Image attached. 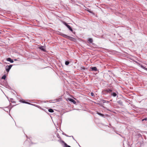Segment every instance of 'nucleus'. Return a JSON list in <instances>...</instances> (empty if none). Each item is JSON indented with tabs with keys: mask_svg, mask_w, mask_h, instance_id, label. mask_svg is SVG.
Segmentation results:
<instances>
[{
	"mask_svg": "<svg viewBox=\"0 0 147 147\" xmlns=\"http://www.w3.org/2000/svg\"><path fill=\"white\" fill-rule=\"evenodd\" d=\"M39 48L41 49V50L44 51H46V50L45 49V48L43 46H40L39 47Z\"/></svg>",
	"mask_w": 147,
	"mask_h": 147,
	"instance_id": "nucleus-7",
	"label": "nucleus"
},
{
	"mask_svg": "<svg viewBox=\"0 0 147 147\" xmlns=\"http://www.w3.org/2000/svg\"><path fill=\"white\" fill-rule=\"evenodd\" d=\"M91 69L92 71H98L97 69L95 67H91Z\"/></svg>",
	"mask_w": 147,
	"mask_h": 147,
	"instance_id": "nucleus-8",
	"label": "nucleus"
},
{
	"mask_svg": "<svg viewBox=\"0 0 147 147\" xmlns=\"http://www.w3.org/2000/svg\"><path fill=\"white\" fill-rule=\"evenodd\" d=\"M64 147H71L70 146L67 145L66 143H65Z\"/></svg>",
	"mask_w": 147,
	"mask_h": 147,
	"instance_id": "nucleus-18",
	"label": "nucleus"
},
{
	"mask_svg": "<svg viewBox=\"0 0 147 147\" xmlns=\"http://www.w3.org/2000/svg\"><path fill=\"white\" fill-rule=\"evenodd\" d=\"M62 142L64 144V146H65V144L66 143L63 141H62Z\"/></svg>",
	"mask_w": 147,
	"mask_h": 147,
	"instance_id": "nucleus-23",
	"label": "nucleus"
},
{
	"mask_svg": "<svg viewBox=\"0 0 147 147\" xmlns=\"http://www.w3.org/2000/svg\"><path fill=\"white\" fill-rule=\"evenodd\" d=\"M7 60L8 61H9L11 63H13V60L10 58H7Z\"/></svg>",
	"mask_w": 147,
	"mask_h": 147,
	"instance_id": "nucleus-9",
	"label": "nucleus"
},
{
	"mask_svg": "<svg viewBox=\"0 0 147 147\" xmlns=\"http://www.w3.org/2000/svg\"><path fill=\"white\" fill-rule=\"evenodd\" d=\"M63 134L67 137H72L73 138H74L72 136H68L66 134H64V133H63Z\"/></svg>",
	"mask_w": 147,
	"mask_h": 147,
	"instance_id": "nucleus-20",
	"label": "nucleus"
},
{
	"mask_svg": "<svg viewBox=\"0 0 147 147\" xmlns=\"http://www.w3.org/2000/svg\"><path fill=\"white\" fill-rule=\"evenodd\" d=\"M21 102H22L23 103H25L28 104H30V103H29L28 102H26V101H24L22 100H21Z\"/></svg>",
	"mask_w": 147,
	"mask_h": 147,
	"instance_id": "nucleus-14",
	"label": "nucleus"
},
{
	"mask_svg": "<svg viewBox=\"0 0 147 147\" xmlns=\"http://www.w3.org/2000/svg\"><path fill=\"white\" fill-rule=\"evenodd\" d=\"M48 111L49 112L51 113H53L54 112L53 110L52 109H50L48 110Z\"/></svg>",
	"mask_w": 147,
	"mask_h": 147,
	"instance_id": "nucleus-13",
	"label": "nucleus"
},
{
	"mask_svg": "<svg viewBox=\"0 0 147 147\" xmlns=\"http://www.w3.org/2000/svg\"><path fill=\"white\" fill-rule=\"evenodd\" d=\"M91 96H94V93H93V92H91Z\"/></svg>",
	"mask_w": 147,
	"mask_h": 147,
	"instance_id": "nucleus-21",
	"label": "nucleus"
},
{
	"mask_svg": "<svg viewBox=\"0 0 147 147\" xmlns=\"http://www.w3.org/2000/svg\"><path fill=\"white\" fill-rule=\"evenodd\" d=\"M69 61H66L65 62V65H68V64H69Z\"/></svg>",
	"mask_w": 147,
	"mask_h": 147,
	"instance_id": "nucleus-15",
	"label": "nucleus"
},
{
	"mask_svg": "<svg viewBox=\"0 0 147 147\" xmlns=\"http://www.w3.org/2000/svg\"><path fill=\"white\" fill-rule=\"evenodd\" d=\"M63 24L65 25L68 29H69L71 31V32H73V30L71 27L69 25H68L67 23L66 22H65L63 21Z\"/></svg>",
	"mask_w": 147,
	"mask_h": 147,
	"instance_id": "nucleus-1",
	"label": "nucleus"
},
{
	"mask_svg": "<svg viewBox=\"0 0 147 147\" xmlns=\"http://www.w3.org/2000/svg\"><path fill=\"white\" fill-rule=\"evenodd\" d=\"M69 100L70 101L73 102L74 104H76V102L74 99H73L72 98H69Z\"/></svg>",
	"mask_w": 147,
	"mask_h": 147,
	"instance_id": "nucleus-10",
	"label": "nucleus"
},
{
	"mask_svg": "<svg viewBox=\"0 0 147 147\" xmlns=\"http://www.w3.org/2000/svg\"><path fill=\"white\" fill-rule=\"evenodd\" d=\"M112 91V90L109 88H107L104 90L103 91V93L106 94V93H110Z\"/></svg>",
	"mask_w": 147,
	"mask_h": 147,
	"instance_id": "nucleus-2",
	"label": "nucleus"
},
{
	"mask_svg": "<svg viewBox=\"0 0 147 147\" xmlns=\"http://www.w3.org/2000/svg\"><path fill=\"white\" fill-rule=\"evenodd\" d=\"M12 65H6L5 66V69L7 72H9L10 69L12 67Z\"/></svg>",
	"mask_w": 147,
	"mask_h": 147,
	"instance_id": "nucleus-3",
	"label": "nucleus"
},
{
	"mask_svg": "<svg viewBox=\"0 0 147 147\" xmlns=\"http://www.w3.org/2000/svg\"><path fill=\"white\" fill-rule=\"evenodd\" d=\"M88 40L90 43H92L93 42V39L91 38H89Z\"/></svg>",
	"mask_w": 147,
	"mask_h": 147,
	"instance_id": "nucleus-12",
	"label": "nucleus"
},
{
	"mask_svg": "<svg viewBox=\"0 0 147 147\" xmlns=\"http://www.w3.org/2000/svg\"><path fill=\"white\" fill-rule=\"evenodd\" d=\"M147 120V118H144V119H142L143 121H144V120L146 121Z\"/></svg>",
	"mask_w": 147,
	"mask_h": 147,
	"instance_id": "nucleus-22",
	"label": "nucleus"
},
{
	"mask_svg": "<svg viewBox=\"0 0 147 147\" xmlns=\"http://www.w3.org/2000/svg\"><path fill=\"white\" fill-rule=\"evenodd\" d=\"M68 39L69 40H70L73 41H74L76 40V39L75 38L70 36H69L68 38Z\"/></svg>",
	"mask_w": 147,
	"mask_h": 147,
	"instance_id": "nucleus-5",
	"label": "nucleus"
},
{
	"mask_svg": "<svg viewBox=\"0 0 147 147\" xmlns=\"http://www.w3.org/2000/svg\"><path fill=\"white\" fill-rule=\"evenodd\" d=\"M89 11V12L90 13H92V11Z\"/></svg>",
	"mask_w": 147,
	"mask_h": 147,
	"instance_id": "nucleus-24",
	"label": "nucleus"
},
{
	"mask_svg": "<svg viewBox=\"0 0 147 147\" xmlns=\"http://www.w3.org/2000/svg\"><path fill=\"white\" fill-rule=\"evenodd\" d=\"M60 35H61V36H63V37H65L66 38H67V39H68V37L69 36H67L66 34H65L63 33H61L60 34Z\"/></svg>",
	"mask_w": 147,
	"mask_h": 147,
	"instance_id": "nucleus-4",
	"label": "nucleus"
},
{
	"mask_svg": "<svg viewBox=\"0 0 147 147\" xmlns=\"http://www.w3.org/2000/svg\"><path fill=\"white\" fill-rule=\"evenodd\" d=\"M101 100L103 102V103H106L107 102H108V101H106V100H103V99L102 100Z\"/></svg>",
	"mask_w": 147,
	"mask_h": 147,
	"instance_id": "nucleus-17",
	"label": "nucleus"
},
{
	"mask_svg": "<svg viewBox=\"0 0 147 147\" xmlns=\"http://www.w3.org/2000/svg\"><path fill=\"white\" fill-rule=\"evenodd\" d=\"M6 76L5 75H4L1 78L2 79L5 80V79Z\"/></svg>",
	"mask_w": 147,
	"mask_h": 147,
	"instance_id": "nucleus-16",
	"label": "nucleus"
},
{
	"mask_svg": "<svg viewBox=\"0 0 147 147\" xmlns=\"http://www.w3.org/2000/svg\"><path fill=\"white\" fill-rule=\"evenodd\" d=\"M97 104H98V105H100V104H99V103H98Z\"/></svg>",
	"mask_w": 147,
	"mask_h": 147,
	"instance_id": "nucleus-25",
	"label": "nucleus"
},
{
	"mask_svg": "<svg viewBox=\"0 0 147 147\" xmlns=\"http://www.w3.org/2000/svg\"><path fill=\"white\" fill-rule=\"evenodd\" d=\"M142 68L144 69L146 71H147V68L144 67V66L141 65V64L140 63H137Z\"/></svg>",
	"mask_w": 147,
	"mask_h": 147,
	"instance_id": "nucleus-6",
	"label": "nucleus"
},
{
	"mask_svg": "<svg viewBox=\"0 0 147 147\" xmlns=\"http://www.w3.org/2000/svg\"><path fill=\"white\" fill-rule=\"evenodd\" d=\"M97 114L101 116H104V115L103 114H102L101 113H98V112L97 113Z\"/></svg>",
	"mask_w": 147,
	"mask_h": 147,
	"instance_id": "nucleus-19",
	"label": "nucleus"
},
{
	"mask_svg": "<svg viewBox=\"0 0 147 147\" xmlns=\"http://www.w3.org/2000/svg\"><path fill=\"white\" fill-rule=\"evenodd\" d=\"M111 95L113 96L114 97H115L117 96V94L115 92H112L111 93Z\"/></svg>",
	"mask_w": 147,
	"mask_h": 147,
	"instance_id": "nucleus-11",
	"label": "nucleus"
}]
</instances>
